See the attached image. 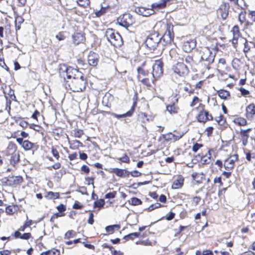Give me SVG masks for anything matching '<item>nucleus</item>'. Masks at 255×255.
<instances>
[{
	"label": "nucleus",
	"instance_id": "nucleus-14",
	"mask_svg": "<svg viewBox=\"0 0 255 255\" xmlns=\"http://www.w3.org/2000/svg\"><path fill=\"white\" fill-rule=\"evenodd\" d=\"M196 46V41L193 39L185 41L182 45V48L186 52H190Z\"/></svg>",
	"mask_w": 255,
	"mask_h": 255
},
{
	"label": "nucleus",
	"instance_id": "nucleus-25",
	"mask_svg": "<svg viewBox=\"0 0 255 255\" xmlns=\"http://www.w3.org/2000/svg\"><path fill=\"white\" fill-rule=\"evenodd\" d=\"M69 144L70 145V148L73 149H78L80 146L82 145V143L77 140L69 141Z\"/></svg>",
	"mask_w": 255,
	"mask_h": 255
},
{
	"label": "nucleus",
	"instance_id": "nucleus-33",
	"mask_svg": "<svg viewBox=\"0 0 255 255\" xmlns=\"http://www.w3.org/2000/svg\"><path fill=\"white\" fill-rule=\"evenodd\" d=\"M120 226L118 225H110L106 227V231L107 232L112 234L114 232L115 228L120 229Z\"/></svg>",
	"mask_w": 255,
	"mask_h": 255
},
{
	"label": "nucleus",
	"instance_id": "nucleus-60",
	"mask_svg": "<svg viewBox=\"0 0 255 255\" xmlns=\"http://www.w3.org/2000/svg\"><path fill=\"white\" fill-rule=\"evenodd\" d=\"M214 182L215 183H219L220 186H223V182H222L221 177H218L215 178L214 180Z\"/></svg>",
	"mask_w": 255,
	"mask_h": 255
},
{
	"label": "nucleus",
	"instance_id": "nucleus-5",
	"mask_svg": "<svg viewBox=\"0 0 255 255\" xmlns=\"http://www.w3.org/2000/svg\"><path fill=\"white\" fill-rule=\"evenodd\" d=\"M152 79L151 81L153 83L154 81L156 80L162 75L163 63L160 60L156 61L152 64Z\"/></svg>",
	"mask_w": 255,
	"mask_h": 255
},
{
	"label": "nucleus",
	"instance_id": "nucleus-40",
	"mask_svg": "<svg viewBox=\"0 0 255 255\" xmlns=\"http://www.w3.org/2000/svg\"><path fill=\"white\" fill-rule=\"evenodd\" d=\"M137 70L139 74L138 78L140 77V75H142V76H144L147 75L148 74V72L147 70L143 69L141 67H138L137 69Z\"/></svg>",
	"mask_w": 255,
	"mask_h": 255
},
{
	"label": "nucleus",
	"instance_id": "nucleus-61",
	"mask_svg": "<svg viewBox=\"0 0 255 255\" xmlns=\"http://www.w3.org/2000/svg\"><path fill=\"white\" fill-rule=\"evenodd\" d=\"M249 15L251 16V18L252 19V20L255 22V11L250 10L249 12Z\"/></svg>",
	"mask_w": 255,
	"mask_h": 255
},
{
	"label": "nucleus",
	"instance_id": "nucleus-51",
	"mask_svg": "<svg viewBox=\"0 0 255 255\" xmlns=\"http://www.w3.org/2000/svg\"><path fill=\"white\" fill-rule=\"evenodd\" d=\"M51 152L53 154V155L57 159H58L59 158V153L58 151L56 149H55L54 147L52 148Z\"/></svg>",
	"mask_w": 255,
	"mask_h": 255
},
{
	"label": "nucleus",
	"instance_id": "nucleus-55",
	"mask_svg": "<svg viewBox=\"0 0 255 255\" xmlns=\"http://www.w3.org/2000/svg\"><path fill=\"white\" fill-rule=\"evenodd\" d=\"M48 255H59L60 252L58 250L48 251Z\"/></svg>",
	"mask_w": 255,
	"mask_h": 255
},
{
	"label": "nucleus",
	"instance_id": "nucleus-20",
	"mask_svg": "<svg viewBox=\"0 0 255 255\" xmlns=\"http://www.w3.org/2000/svg\"><path fill=\"white\" fill-rule=\"evenodd\" d=\"M251 130V128H249L247 129H241L240 131V133L241 136L242 143L244 146H245L248 142V139L249 136L248 133Z\"/></svg>",
	"mask_w": 255,
	"mask_h": 255
},
{
	"label": "nucleus",
	"instance_id": "nucleus-15",
	"mask_svg": "<svg viewBox=\"0 0 255 255\" xmlns=\"http://www.w3.org/2000/svg\"><path fill=\"white\" fill-rule=\"evenodd\" d=\"M238 159V155L234 154L231 157V158L227 159L224 162V167L226 169H231L234 167L235 161Z\"/></svg>",
	"mask_w": 255,
	"mask_h": 255
},
{
	"label": "nucleus",
	"instance_id": "nucleus-16",
	"mask_svg": "<svg viewBox=\"0 0 255 255\" xmlns=\"http://www.w3.org/2000/svg\"><path fill=\"white\" fill-rule=\"evenodd\" d=\"M213 117L206 111H202L200 112L198 116V121L200 122L205 123L208 120H212Z\"/></svg>",
	"mask_w": 255,
	"mask_h": 255
},
{
	"label": "nucleus",
	"instance_id": "nucleus-21",
	"mask_svg": "<svg viewBox=\"0 0 255 255\" xmlns=\"http://www.w3.org/2000/svg\"><path fill=\"white\" fill-rule=\"evenodd\" d=\"M184 179L181 176H178L177 178L175 180L172 185V188L174 189H177L182 187L183 184Z\"/></svg>",
	"mask_w": 255,
	"mask_h": 255
},
{
	"label": "nucleus",
	"instance_id": "nucleus-54",
	"mask_svg": "<svg viewBox=\"0 0 255 255\" xmlns=\"http://www.w3.org/2000/svg\"><path fill=\"white\" fill-rule=\"evenodd\" d=\"M240 91L243 96H246L250 94V92L244 88H241Z\"/></svg>",
	"mask_w": 255,
	"mask_h": 255
},
{
	"label": "nucleus",
	"instance_id": "nucleus-1",
	"mask_svg": "<svg viewBox=\"0 0 255 255\" xmlns=\"http://www.w3.org/2000/svg\"><path fill=\"white\" fill-rule=\"evenodd\" d=\"M5 156L9 160L10 164L13 166L20 161L19 152L17 150L15 144L13 143L10 142L8 144L5 152Z\"/></svg>",
	"mask_w": 255,
	"mask_h": 255
},
{
	"label": "nucleus",
	"instance_id": "nucleus-39",
	"mask_svg": "<svg viewBox=\"0 0 255 255\" xmlns=\"http://www.w3.org/2000/svg\"><path fill=\"white\" fill-rule=\"evenodd\" d=\"M78 4L83 7H86L90 4V0H78L77 1Z\"/></svg>",
	"mask_w": 255,
	"mask_h": 255
},
{
	"label": "nucleus",
	"instance_id": "nucleus-52",
	"mask_svg": "<svg viewBox=\"0 0 255 255\" xmlns=\"http://www.w3.org/2000/svg\"><path fill=\"white\" fill-rule=\"evenodd\" d=\"M24 21L23 18L20 16H17L15 18V22L16 23L21 24Z\"/></svg>",
	"mask_w": 255,
	"mask_h": 255
},
{
	"label": "nucleus",
	"instance_id": "nucleus-23",
	"mask_svg": "<svg viewBox=\"0 0 255 255\" xmlns=\"http://www.w3.org/2000/svg\"><path fill=\"white\" fill-rule=\"evenodd\" d=\"M169 0H161L160 2H155L152 3L151 5L152 9H161L164 8L166 6V2Z\"/></svg>",
	"mask_w": 255,
	"mask_h": 255
},
{
	"label": "nucleus",
	"instance_id": "nucleus-29",
	"mask_svg": "<svg viewBox=\"0 0 255 255\" xmlns=\"http://www.w3.org/2000/svg\"><path fill=\"white\" fill-rule=\"evenodd\" d=\"M34 144L29 140H25L23 141L22 147L25 150H29L31 149L33 147Z\"/></svg>",
	"mask_w": 255,
	"mask_h": 255
},
{
	"label": "nucleus",
	"instance_id": "nucleus-4",
	"mask_svg": "<svg viewBox=\"0 0 255 255\" xmlns=\"http://www.w3.org/2000/svg\"><path fill=\"white\" fill-rule=\"evenodd\" d=\"M161 40L160 36L156 33H153L147 36L145 43L150 50H154Z\"/></svg>",
	"mask_w": 255,
	"mask_h": 255
},
{
	"label": "nucleus",
	"instance_id": "nucleus-50",
	"mask_svg": "<svg viewBox=\"0 0 255 255\" xmlns=\"http://www.w3.org/2000/svg\"><path fill=\"white\" fill-rule=\"evenodd\" d=\"M94 222V214L92 212H90L88 223L90 225H93Z\"/></svg>",
	"mask_w": 255,
	"mask_h": 255
},
{
	"label": "nucleus",
	"instance_id": "nucleus-53",
	"mask_svg": "<svg viewBox=\"0 0 255 255\" xmlns=\"http://www.w3.org/2000/svg\"><path fill=\"white\" fill-rule=\"evenodd\" d=\"M5 212L7 214L11 215L14 213V211L13 210V207L11 206H7L6 207Z\"/></svg>",
	"mask_w": 255,
	"mask_h": 255
},
{
	"label": "nucleus",
	"instance_id": "nucleus-30",
	"mask_svg": "<svg viewBox=\"0 0 255 255\" xmlns=\"http://www.w3.org/2000/svg\"><path fill=\"white\" fill-rule=\"evenodd\" d=\"M211 153L210 151L209 150L208 153L205 155L201 156V160L203 164H208L210 162Z\"/></svg>",
	"mask_w": 255,
	"mask_h": 255
},
{
	"label": "nucleus",
	"instance_id": "nucleus-42",
	"mask_svg": "<svg viewBox=\"0 0 255 255\" xmlns=\"http://www.w3.org/2000/svg\"><path fill=\"white\" fill-rule=\"evenodd\" d=\"M244 44V52L245 54L250 50V46L249 45V43L246 39L245 38L244 42H242Z\"/></svg>",
	"mask_w": 255,
	"mask_h": 255
},
{
	"label": "nucleus",
	"instance_id": "nucleus-63",
	"mask_svg": "<svg viewBox=\"0 0 255 255\" xmlns=\"http://www.w3.org/2000/svg\"><path fill=\"white\" fill-rule=\"evenodd\" d=\"M199 101V99L197 97H194L192 102H191L190 104L191 107H194L197 103H198Z\"/></svg>",
	"mask_w": 255,
	"mask_h": 255
},
{
	"label": "nucleus",
	"instance_id": "nucleus-37",
	"mask_svg": "<svg viewBox=\"0 0 255 255\" xmlns=\"http://www.w3.org/2000/svg\"><path fill=\"white\" fill-rule=\"evenodd\" d=\"M246 11H242L239 15V20L241 22V24H243L246 21Z\"/></svg>",
	"mask_w": 255,
	"mask_h": 255
},
{
	"label": "nucleus",
	"instance_id": "nucleus-62",
	"mask_svg": "<svg viewBox=\"0 0 255 255\" xmlns=\"http://www.w3.org/2000/svg\"><path fill=\"white\" fill-rule=\"evenodd\" d=\"M201 199L199 196H195L193 197V201L197 205L201 201Z\"/></svg>",
	"mask_w": 255,
	"mask_h": 255
},
{
	"label": "nucleus",
	"instance_id": "nucleus-7",
	"mask_svg": "<svg viewBox=\"0 0 255 255\" xmlns=\"http://www.w3.org/2000/svg\"><path fill=\"white\" fill-rule=\"evenodd\" d=\"M117 22L120 25L128 28L132 24L133 20L130 14L125 13L117 19Z\"/></svg>",
	"mask_w": 255,
	"mask_h": 255
},
{
	"label": "nucleus",
	"instance_id": "nucleus-59",
	"mask_svg": "<svg viewBox=\"0 0 255 255\" xmlns=\"http://www.w3.org/2000/svg\"><path fill=\"white\" fill-rule=\"evenodd\" d=\"M81 170L86 173H88L90 172V168H89V167L88 166H87L86 165H83L81 167Z\"/></svg>",
	"mask_w": 255,
	"mask_h": 255
},
{
	"label": "nucleus",
	"instance_id": "nucleus-8",
	"mask_svg": "<svg viewBox=\"0 0 255 255\" xmlns=\"http://www.w3.org/2000/svg\"><path fill=\"white\" fill-rule=\"evenodd\" d=\"M174 72L179 76H184L187 74L188 70L187 66L182 62H178L172 67Z\"/></svg>",
	"mask_w": 255,
	"mask_h": 255
},
{
	"label": "nucleus",
	"instance_id": "nucleus-45",
	"mask_svg": "<svg viewBox=\"0 0 255 255\" xmlns=\"http://www.w3.org/2000/svg\"><path fill=\"white\" fill-rule=\"evenodd\" d=\"M161 206V204L159 203H155V204H151L149 207L148 208V210L149 211H151L153 210L154 209L158 208Z\"/></svg>",
	"mask_w": 255,
	"mask_h": 255
},
{
	"label": "nucleus",
	"instance_id": "nucleus-6",
	"mask_svg": "<svg viewBox=\"0 0 255 255\" xmlns=\"http://www.w3.org/2000/svg\"><path fill=\"white\" fill-rule=\"evenodd\" d=\"M215 53H213L211 50L208 48H205L203 49L201 56V60L204 62V65L209 66L214 61Z\"/></svg>",
	"mask_w": 255,
	"mask_h": 255
},
{
	"label": "nucleus",
	"instance_id": "nucleus-27",
	"mask_svg": "<svg viewBox=\"0 0 255 255\" xmlns=\"http://www.w3.org/2000/svg\"><path fill=\"white\" fill-rule=\"evenodd\" d=\"M132 114V112L129 111L126 113L121 115L117 114L115 113H112V116L117 119L124 118L127 117H130Z\"/></svg>",
	"mask_w": 255,
	"mask_h": 255
},
{
	"label": "nucleus",
	"instance_id": "nucleus-11",
	"mask_svg": "<svg viewBox=\"0 0 255 255\" xmlns=\"http://www.w3.org/2000/svg\"><path fill=\"white\" fill-rule=\"evenodd\" d=\"M87 61L90 66L95 67L99 61V54L96 52L90 51L88 55Z\"/></svg>",
	"mask_w": 255,
	"mask_h": 255
},
{
	"label": "nucleus",
	"instance_id": "nucleus-64",
	"mask_svg": "<svg viewBox=\"0 0 255 255\" xmlns=\"http://www.w3.org/2000/svg\"><path fill=\"white\" fill-rule=\"evenodd\" d=\"M10 251L8 250H3L0 251V255H10Z\"/></svg>",
	"mask_w": 255,
	"mask_h": 255
},
{
	"label": "nucleus",
	"instance_id": "nucleus-46",
	"mask_svg": "<svg viewBox=\"0 0 255 255\" xmlns=\"http://www.w3.org/2000/svg\"><path fill=\"white\" fill-rule=\"evenodd\" d=\"M185 62L190 66H192L193 63V60L192 57L188 55L185 58Z\"/></svg>",
	"mask_w": 255,
	"mask_h": 255
},
{
	"label": "nucleus",
	"instance_id": "nucleus-24",
	"mask_svg": "<svg viewBox=\"0 0 255 255\" xmlns=\"http://www.w3.org/2000/svg\"><path fill=\"white\" fill-rule=\"evenodd\" d=\"M74 43L78 44L84 40V36L80 33H76L73 35Z\"/></svg>",
	"mask_w": 255,
	"mask_h": 255
},
{
	"label": "nucleus",
	"instance_id": "nucleus-3",
	"mask_svg": "<svg viewBox=\"0 0 255 255\" xmlns=\"http://www.w3.org/2000/svg\"><path fill=\"white\" fill-rule=\"evenodd\" d=\"M70 89L74 92L82 91L86 88V82L83 74L82 77L79 76L73 79L69 85Z\"/></svg>",
	"mask_w": 255,
	"mask_h": 255
},
{
	"label": "nucleus",
	"instance_id": "nucleus-35",
	"mask_svg": "<svg viewBox=\"0 0 255 255\" xmlns=\"http://www.w3.org/2000/svg\"><path fill=\"white\" fill-rule=\"evenodd\" d=\"M167 111L170 114H175L177 112V108L173 104L172 105H168L166 107Z\"/></svg>",
	"mask_w": 255,
	"mask_h": 255
},
{
	"label": "nucleus",
	"instance_id": "nucleus-43",
	"mask_svg": "<svg viewBox=\"0 0 255 255\" xmlns=\"http://www.w3.org/2000/svg\"><path fill=\"white\" fill-rule=\"evenodd\" d=\"M236 122L240 126H245L247 124L246 120L242 118L237 119Z\"/></svg>",
	"mask_w": 255,
	"mask_h": 255
},
{
	"label": "nucleus",
	"instance_id": "nucleus-31",
	"mask_svg": "<svg viewBox=\"0 0 255 255\" xmlns=\"http://www.w3.org/2000/svg\"><path fill=\"white\" fill-rule=\"evenodd\" d=\"M59 197V193H54L50 191L47 193L45 195V197L48 199H57Z\"/></svg>",
	"mask_w": 255,
	"mask_h": 255
},
{
	"label": "nucleus",
	"instance_id": "nucleus-28",
	"mask_svg": "<svg viewBox=\"0 0 255 255\" xmlns=\"http://www.w3.org/2000/svg\"><path fill=\"white\" fill-rule=\"evenodd\" d=\"M115 33H116V32L113 29L109 28L106 30L105 32V36L110 42H111V39H112V37L114 36Z\"/></svg>",
	"mask_w": 255,
	"mask_h": 255
},
{
	"label": "nucleus",
	"instance_id": "nucleus-56",
	"mask_svg": "<svg viewBox=\"0 0 255 255\" xmlns=\"http://www.w3.org/2000/svg\"><path fill=\"white\" fill-rule=\"evenodd\" d=\"M141 82L146 86H150V81L149 80L148 78H143L142 80H141Z\"/></svg>",
	"mask_w": 255,
	"mask_h": 255
},
{
	"label": "nucleus",
	"instance_id": "nucleus-13",
	"mask_svg": "<svg viewBox=\"0 0 255 255\" xmlns=\"http://www.w3.org/2000/svg\"><path fill=\"white\" fill-rule=\"evenodd\" d=\"M183 135V132L181 133H177V134H173L171 132H169L168 133L163 134L162 137L166 141H176L180 139Z\"/></svg>",
	"mask_w": 255,
	"mask_h": 255
},
{
	"label": "nucleus",
	"instance_id": "nucleus-34",
	"mask_svg": "<svg viewBox=\"0 0 255 255\" xmlns=\"http://www.w3.org/2000/svg\"><path fill=\"white\" fill-rule=\"evenodd\" d=\"M108 8H109V6H106V7L102 6L101 8L99 10H98L95 12V14L96 16L97 17H100L101 15H103L104 14H105L106 13V10Z\"/></svg>",
	"mask_w": 255,
	"mask_h": 255
},
{
	"label": "nucleus",
	"instance_id": "nucleus-17",
	"mask_svg": "<svg viewBox=\"0 0 255 255\" xmlns=\"http://www.w3.org/2000/svg\"><path fill=\"white\" fill-rule=\"evenodd\" d=\"M112 45L115 47H119L123 44V40L120 34L116 32L112 38L111 39V42Z\"/></svg>",
	"mask_w": 255,
	"mask_h": 255
},
{
	"label": "nucleus",
	"instance_id": "nucleus-36",
	"mask_svg": "<svg viewBox=\"0 0 255 255\" xmlns=\"http://www.w3.org/2000/svg\"><path fill=\"white\" fill-rule=\"evenodd\" d=\"M129 203L132 205L136 206L141 204L142 201L140 199L137 198L133 197L131 198L130 200L129 201Z\"/></svg>",
	"mask_w": 255,
	"mask_h": 255
},
{
	"label": "nucleus",
	"instance_id": "nucleus-58",
	"mask_svg": "<svg viewBox=\"0 0 255 255\" xmlns=\"http://www.w3.org/2000/svg\"><path fill=\"white\" fill-rule=\"evenodd\" d=\"M31 237V234L29 233H24L21 236L20 239H24V240H28Z\"/></svg>",
	"mask_w": 255,
	"mask_h": 255
},
{
	"label": "nucleus",
	"instance_id": "nucleus-48",
	"mask_svg": "<svg viewBox=\"0 0 255 255\" xmlns=\"http://www.w3.org/2000/svg\"><path fill=\"white\" fill-rule=\"evenodd\" d=\"M116 194H117V192L116 191L108 193L105 195V198H106V199L114 198L115 197Z\"/></svg>",
	"mask_w": 255,
	"mask_h": 255
},
{
	"label": "nucleus",
	"instance_id": "nucleus-10",
	"mask_svg": "<svg viewBox=\"0 0 255 255\" xmlns=\"http://www.w3.org/2000/svg\"><path fill=\"white\" fill-rule=\"evenodd\" d=\"M233 33L232 43L234 45L238 43V41L240 42H244L245 38L241 36L240 29L238 25H235L231 31Z\"/></svg>",
	"mask_w": 255,
	"mask_h": 255
},
{
	"label": "nucleus",
	"instance_id": "nucleus-32",
	"mask_svg": "<svg viewBox=\"0 0 255 255\" xmlns=\"http://www.w3.org/2000/svg\"><path fill=\"white\" fill-rule=\"evenodd\" d=\"M139 234H140L139 233H136V232L131 233L127 236H125L124 237V239L126 240H128L129 239L133 240V239H134L135 238L138 237L139 236Z\"/></svg>",
	"mask_w": 255,
	"mask_h": 255
},
{
	"label": "nucleus",
	"instance_id": "nucleus-57",
	"mask_svg": "<svg viewBox=\"0 0 255 255\" xmlns=\"http://www.w3.org/2000/svg\"><path fill=\"white\" fill-rule=\"evenodd\" d=\"M57 209L60 212H62L66 210V207L63 204H60L57 207Z\"/></svg>",
	"mask_w": 255,
	"mask_h": 255
},
{
	"label": "nucleus",
	"instance_id": "nucleus-49",
	"mask_svg": "<svg viewBox=\"0 0 255 255\" xmlns=\"http://www.w3.org/2000/svg\"><path fill=\"white\" fill-rule=\"evenodd\" d=\"M202 146H203L202 144L196 143L192 147V150L194 152H196L199 150V149Z\"/></svg>",
	"mask_w": 255,
	"mask_h": 255
},
{
	"label": "nucleus",
	"instance_id": "nucleus-19",
	"mask_svg": "<svg viewBox=\"0 0 255 255\" xmlns=\"http://www.w3.org/2000/svg\"><path fill=\"white\" fill-rule=\"evenodd\" d=\"M112 172L121 177H128L129 175V172L124 169L115 168L112 169Z\"/></svg>",
	"mask_w": 255,
	"mask_h": 255
},
{
	"label": "nucleus",
	"instance_id": "nucleus-9",
	"mask_svg": "<svg viewBox=\"0 0 255 255\" xmlns=\"http://www.w3.org/2000/svg\"><path fill=\"white\" fill-rule=\"evenodd\" d=\"M164 26L166 28V31L163 35L161 37L162 39L166 43H170L173 39V33L170 31V28H172V25L168 24H165L163 22L162 23Z\"/></svg>",
	"mask_w": 255,
	"mask_h": 255
},
{
	"label": "nucleus",
	"instance_id": "nucleus-41",
	"mask_svg": "<svg viewBox=\"0 0 255 255\" xmlns=\"http://www.w3.org/2000/svg\"><path fill=\"white\" fill-rule=\"evenodd\" d=\"M83 134L84 132L81 129H75L74 130V135L76 137L80 138Z\"/></svg>",
	"mask_w": 255,
	"mask_h": 255
},
{
	"label": "nucleus",
	"instance_id": "nucleus-12",
	"mask_svg": "<svg viewBox=\"0 0 255 255\" xmlns=\"http://www.w3.org/2000/svg\"><path fill=\"white\" fill-rule=\"evenodd\" d=\"M229 8L230 5L228 2H224L220 5L218 12L223 19H225L228 16Z\"/></svg>",
	"mask_w": 255,
	"mask_h": 255
},
{
	"label": "nucleus",
	"instance_id": "nucleus-47",
	"mask_svg": "<svg viewBox=\"0 0 255 255\" xmlns=\"http://www.w3.org/2000/svg\"><path fill=\"white\" fill-rule=\"evenodd\" d=\"M119 160L125 163H128L129 162V158L126 154H125L122 157H120Z\"/></svg>",
	"mask_w": 255,
	"mask_h": 255
},
{
	"label": "nucleus",
	"instance_id": "nucleus-22",
	"mask_svg": "<svg viewBox=\"0 0 255 255\" xmlns=\"http://www.w3.org/2000/svg\"><path fill=\"white\" fill-rule=\"evenodd\" d=\"M247 116L248 117L253 118L255 115V105L251 104L246 108Z\"/></svg>",
	"mask_w": 255,
	"mask_h": 255
},
{
	"label": "nucleus",
	"instance_id": "nucleus-26",
	"mask_svg": "<svg viewBox=\"0 0 255 255\" xmlns=\"http://www.w3.org/2000/svg\"><path fill=\"white\" fill-rule=\"evenodd\" d=\"M218 96L222 99L227 100L230 96L229 92L225 90H220L218 92Z\"/></svg>",
	"mask_w": 255,
	"mask_h": 255
},
{
	"label": "nucleus",
	"instance_id": "nucleus-38",
	"mask_svg": "<svg viewBox=\"0 0 255 255\" xmlns=\"http://www.w3.org/2000/svg\"><path fill=\"white\" fill-rule=\"evenodd\" d=\"M105 201L104 199H100L99 200L95 201L94 203V207H102L105 205Z\"/></svg>",
	"mask_w": 255,
	"mask_h": 255
},
{
	"label": "nucleus",
	"instance_id": "nucleus-2",
	"mask_svg": "<svg viewBox=\"0 0 255 255\" xmlns=\"http://www.w3.org/2000/svg\"><path fill=\"white\" fill-rule=\"evenodd\" d=\"M59 73L60 76L64 79H65L66 76L68 79L73 78V79H75L77 77H79V76L82 77V74L77 69L72 67H67L65 64L59 65Z\"/></svg>",
	"mask_w": 255,
	"mask_h": 255
},
{
	"label": "nucleus",
	"instance_id": "nucleus-18",
	"mask_svg": "<svg viewBox=\"0 0 255 255\" xmlns=\"http://www.w3.org/2000/svg\"><path fill=\"white\" fill-rule=\"evenodd\" d=\"M136 12L143 16H148L154 13V10L151 9L146 8L144 7H140L135 8Z\"/></svg>",
	"mask_w": 255,
	"mask_h": 255
},
{
	"label": "nucleus",
	"instance_id": "nucleus-44",
	"mask_svg": "<svg viewBox=\"0 0 255 255\" xmlns=\"http://www.w3.org/2000/svg\"><path fill=\"white\" fill-rule=\"evenodd\" d=\"M170 57L174 60L177 59V58H179V55L176 53L175 50L174 49H171L170 51Z\"/></svg>",
	"mask_w": 255,
	"mask_h": 255
}]
</instances>
